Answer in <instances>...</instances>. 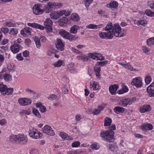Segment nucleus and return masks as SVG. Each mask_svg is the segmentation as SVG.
Returning a JSON list of instances; mask_svg holds the SVG:
<instances>
[{
  "instance_id": "nucleus-35",
  "label": "nucleus",
  "mask_w": 154,
  "mask_h": 154,
  "mask_svg": "<svg viewBox=\"0 0 154 154\" xmlns=\"http://www.w3.org/2000/svg\"><path fill=\"white\" fill-rule=\"evenodd\" d=\"M3 79L7 82H8L12 80V77L10 74L5 73Z\"/></svg>"
},
{
  "instance_id": "nucleus-42",
  "label": "nucleus",
  "mask_w": 154,
  "mask_h": 154,
  "mask_svg": "<svg viewBox=\"0 0 154 154\" xmlns=\"http://www.w3.org/2000/svg\"><path fill=\"white\" fill-rule=\"evenodd\" d=\"M147 45L149 46L154 45V37H151L148 39L146 41Z\"/></svg>"
},
{
  "instance_id": "nucleus-53",
  "label": "nucleus",
  "mask_w": 154,
  "mask_h": 154,
  "mask_svg": "<svg viewBox=\"0 0 154 154\" xmlns=\"http://www.w3.org/2000/svg\"><path fill=\"white\" fill-rule=\"evenodd\" d=\"M14 89L13 88H7L6 93V94L8 95L12 94L13 92Z\"/></svg>"
},
{
  "instance_id": "nucleus-31",
  "label": "nucleus",
  "mask_w": 154,
  "mask_h": 154,
  "mask_svg": "<svg viewBox=\"0 0 154 154\" xmlns=\"http://www.w3.org/2000/svg\"><path fill=\"white\" fill-rule=\"evenodd\" d=\"M147 91L149 96L154 92V82L152 83L147 88Z\"/></svg>"
},
{
  "instance_id": "nucleus-26",
  "label": "nucleus",
  "mask_w": 154,
  "mask_h": 154,
  "mask_svg": "<svg viewBox=\"0 0 154 154\" xmlns=\"http://www.w3.org/2000/svg\"><path fill=\"white\" fill-rule=\"evenodd\" d=\"M79 27L76 25H74L72 26L70 28L69 32L73 34H76Z\"/></svg>"
},
{
  "instance_id": "nucleus-44",
  "label": "nucleus",
  "mask_w": 154,
  "mask_h": 154,
  "mask_svg": "<svg viewBox=\"0 0 154 154\" xmlns=\"http://www.w3.org/2000/svg\"><path fill=\"white\" fill-rule=\"evenodd\" d=\"M147 23V21L145 20H140L137 22V24L138 25H141L145 26Z\"/></svg>"
},
{
  "instance_id": "nucleus-37",
  "label": "nucleus",
  "mask_w": 154,
  "mask_h": 154,
  "mask_svg": "<svg viewBox=\"0 0 154 154\" xmlns=\"http://www.w3.org/2000/svg\"><path fill=\"white\" fill-rule=\"evenodd\" d=\"M57 11H54L50 14V16L51 18L57 20L59 17V16Z\"/></svg>"
},
{
  "instance_id": "nucleus-43",
  "label": "nucleus",
  "mask_w": 154,
  "mask_h": 154,
  "mask_svg": "<svg viewBox=\"0 0 154 154\" xmlns=\"http://www.w3.org/2000/svg\"><path fill=\"white\" fill-rule=\"evenodd\" d=\"M52 4L54 7V9H58L61 8L63 6L62 3L58 2H52Z\"/></svg>"
},
{
  "instance_id": "nucleus-30",
  "label": "nucleus",
  "mask_w": 154,
  "mask_h": 154,
  "mask_svg": "<svg viewBox=\"0 0 154 154\" xmlns=\"http://www.w3.org/2000/svg\"><path fill=\"white\" fill-rule=\"evenodd\" d=\"M54 8L52 4V2H49L45 8V11L46 13H50Z\"/></svg>"
},
{
  "instance_id": "nucleus-27",
  "label": "nucleus",
  "mask_w": 154,
  "mask_h": 154,
  "mask_svg": "<svg viewBox=\"0 0 154 154\" xmlns=\"http://www.w3.org/2000/svg\"><path fill=\"white\" fill-rule=\"evenodd\" d=\"M143 130L147 131L148 130H151L153 129V126L150 124H144L142 126Z\"/></svg>"
},
{
  "instance_id": "nucleus-23",
  "label": "nucleus",
  "mask_w": 154,
  "mask_h": 154,
  "mask_svg": "<svg viewBox=\"0 0 154 154\" xmlns=\"http://www.w3.org/2000/svg\"><path fill=\"white\" fill-rule=\"evenodd\" d=\"M103 26V24L96 25L93 24H91L86 26V27L88 29H95L102 27Z\"/></svg>"
},
{
  "instance_id": "nucleus-25",
  "label": "nucleus",
  "mask_w": 154,
  "mask_h": 154,
  "mask_svg": "<svg viewBox=\"0 0 154 154\" xmlns=\"http://www.w3.org/2000/svg\"><path fill=\"white\" fill-rule=\"evenodd\" d=\"M118 5V3L115 1H111L109 4L106 5V7L111 8H115Z\"/></svg>"
},
{
  "instance_id": "nucleus-62",
  "label": "nucleus",
  "mask_w": 154,
  "mask_h": 154,
  "mask_svg": "<svg viewBox=\"0 0 154 154\" xmlns=\"http://www.w3.org/2000/svg\"><path fill=\"white\" fill-rule=\"evenodd\" d=\"M91 147L94 149L97 150L98 149V146L97 144L94 143L91 145Z\"/></svg>"
},
{
  "instance_id": "nucleus-17",
  "label": "nucleus",
  "mask_w": 154,
  "mask_h": 154,
  "mask_svg": "<svg viewBox=\"0 0 154 154\" xmlns=\"http://www.w3.org/2000/svg\"><path fill=\"white\" fill-rule=\"evenodd\" d=\"M10 49L13 53H17L20 50V46L17 44H14L11 46Z\"/></svg>"
},
{
  "instance_id": "nucleus-14",
  "label": "nucleus",
  "mask_w": 154,
  "mask_h": 154,
  "mask_svg": "<svg viewBox=\"0 0 154 154\" xmlns=\"http://www.w3.org/2000/svg\"><path fill=\"white\" fill-rule=\"evenodd\" d=\"M90 87L91 89H92L94 91L98 90L100 88L99 83L92 81L90 82Z\"/></svg>"
},
{
  "instance_id": "nucleus-32",
  "label": "nucleus",
  "mask_w": 154,
  "mask_h": 154,
  "mask_svg": "<svg viewBox=\"0 0 154 154\" xmlns=\"http://www.w3.org/2000/svg\"><path fill=\"white\" fill-rule=\"evenodd\" d=\"M113 26L112 23L110 22H109L107 24L106 26L104 28V30L108 31V32H112V28H113Z\"/></svg>"
},
{
  "instance_id": "nucleus-18",
  "label": "nucleus",
  "mask_w": 154,
  "mask_h": 154,
  "mask_svg": "<svg viewBox=\"0 0 154 154\" xmlns=\"http://www.w3.org/2000/svg\"><path fill=\"white\" fill-rule=\"evenodd\" d=\"M118 88L119 86L117 85H111L109 87V91L112 95H115Z\"/></svg>"
},
{
  "instance_id": "nucleus-46",
  "label": "nucleus",
  "mask_w": 154,
  "mask_h": 154,
  "mask_svg": "<svg viewBox=\"0 0 154 154\" xmlns=\"http://www.w3.org/2000/svg\"><path fill=\"white\" fill-rule=\"evenodd\" d=\"M32 112L36 117L39 118L41 117V116L37 109L34 108H33Z\"/></svg>"
},
{
  "instance_id": "nucleus-34",
  "label": "nucleus",
  "mask_w": 154,
  "mask_h": 154,
  "mask_svg": "<svg viewBox=\"0 0 154 154\" xmlns=\"http://www.w3.org/2000/svg\"><path fill=\"white\" fill-rule=\"evenodd\" d=\"M4 24L5 26L8 27H16L17 26L15 23L11 21L5 22Z\"/></svg>"
},
{
  "instance_id": "nucleus-12",
  "label": "nucleus",
  "mask_w": 154,
  "mask_h": 154,
  "mask_svg": "<svg viewBox=\"0 0 154 154\" xmlns=\"http://www.w3.org/2000/svg\"><path fill=\"white\" fill-rule=\"evenodd\" d=\"M131 104V99L129 98H126L121 100L119 103V105L124 107Z\"/></svg>"
},
{
  "instance_id": "nucleus-3",
  "label": "nucleus",
  "mask_w": 154,
  "mask_h": 154,
  "mask_svg": "<svg viewBox=\"0 0 154 154\" xmlns=\"http://www.w3.org/2000/svg\"><path fill=\"white\" fill-rule=\"evenodd\" d=\"M29 136L33 139H37L40 138L41 134L36 129L32 128L29 131Z\"/></svg>"
},
{
  "instance_id": "nucleus-39",
  "label": "nucleus",
  "mask_w": 154,
  "mask_h": 154,
  "mask_svg": "<svg viewBox=\"0 0 154 154\" xmlns=\"http://www.w3.org/2000/svg\"><path fill=\"white\" fill-rule=\"evenodd\" d=\"M112 122V120L109 117H106L104 120V126H109L111 125Z\"/></svg>"
},
{
  "instance_id": "nucleus-16",
  "label": "nucleus",
  "mask_w": 154,
  "mask_h": 154,
  "mask_svg": "<svg viewBox=\"0 0 154 154\" xmlns=\"http://www.w3.org/2000/svg\"><path fill=\"white\" fill-rule=\"evenodd\" d=\"M64 45L63 42L61 39H57V43L56 44L57 48L60 51H62L64 49Z\"/></svg>"
},
{
  "instance_id": "nucleus-45",
  "label": "nucleus",
  "mask_w": 154,
  "mask_h": 154,
  "mask_svg": "<svg viewBox=\"0 0 154 154\" xmlns=\"http://www.w3.org/2000/svg\"><path fill=\"white\" fill-rule=\"evenodd\" d=\"M18 32V29L17 28H12L10 30L9 34L12 35H16Z\"/></svg>"
},
{
  "instance_id": "nucleus-58",
  "label": "nucleus",
  "mask_w": 154,
  "mask_h": 154,
  "mask_svg": "<svg viewBox=\"0 0 154 154\" xmlns=\"http://www.w3.org/2000/svg\"><path fill=\"white\" fill-rule=\"evenodd\" d=\"M57 97L54 94H52L50 95L48 97V99L50 100H54Z\"/></svg>"
},
{
  "instance_id": "nucleus-59",
  "label": "nucleus",
  "mask_w": 154,
  "mask_h": 154,
  "mask_svg": "<svg viewBox=\"0 0 154 154\" xmlns=\"http://www.w3.org/2000/svg\"><path fill=\"white\" fill-rule=\"evenodd\" d=\"M142 50L146 53H147L149 51V49L146 46H143L142 48Z\"/></svg>"
},
{
  "instance_id": "nucleus-22",
  "label": "nucleus",
  "mask_w": 154,
  "mask_h": 154,
  "mask_svg": "<svg viewBox=\"0 0 154 154\" xmlns=\"http://www.w3.org/2000/svg\"><path fill=\"white\" fill-rule=\"evenodd\" d=\"M124 108L120 106H116L113 109L114 111L116 114H119L122 113L125 111Z\"/></svg>"
},
{
  "instance_id": "nucleus-33",
  "label": "nucleus",
  "mask_w": 154,
  "mask_h": 154,
  "mask_svg": "<svg viewBox=\"0 0 154 154\" xmlns=\"http://www.w3.org/2000/svg\"><path fill=\"white\" fill-rule=\"evenodd\" d=\"M71 19L74 22H76L80 19L79 15L76 13H73L72 14L71 16Z\"/></svg>"
},
{
  "instance_id": "nucleus-24",
  "label": "nucleus",
  "mask_w": 154,
  "mask_h": 154,
  "mask_svg": "<svg viewBox=\"0 0 154 154\" xmlns=\"http://www.w3.org/2000/svg\"><path fill=\"white\" fill-rule=\"evenodd\" d=\"M7 88V86L6 85H4L2 83H0V92L2 93L3 95L6 94V91Z\"/></svg>"
},
{
  "instance_id": "nucleus-41",
  "label": "nucleus",
  "mask_w": 154,
  "mask_h": 154,
  "mask_svg": "<svg viewBox=\"0 0 154 154\" xmlns=\"http://www.w3.org/2000/svg\"><path fill=\"white\" fill-rule=\"evenodd\" d=\"M107 147L111 151L115 152L116 150H118L116 146L110 144H106Z\"/></svg>"
},
{
  "instance_id": "nucleus-11",
  "label": "nucleus",
  "mask_w": 154,
  "mask_h": 154,
  "mask_svg": "<svg viewBox=\"0 0 154 154\" xmlns=\"http://www.w3.org/2000/svg\"><path fill=\"white\" fill-rule=\"evenodd\" d=\"M99 36L103 38H105L106 37L109 39L112 38L113 37V35L112 33L110 32H100L99 34Z\"/></svg>"
},
{
  "instance_id": "nucleus-48",
  "label": "nucleus",
  "mask_w": 154,
  "mask_h": 154,
  "mask_svg": "<svg viewBox=\"0 0 154 154\" xmlns=\"http://www.w3.org/2000/svg\"><path fill=\"white\" fill-rule=\"evenodd\" d=\"M152 79L151 77L149 75H147L145 78V82L147 85L149 84L152 81Z\"/></svg>"
},
{
  "instance_id": "nucleus-49",
  "label": "nucleus",
  "mask_w": 154,
  "mask_h": 154,
  "mask_svg": "<svg viewBox=\"0 0 154 154\" xmlns=\"http://www.w3.org/2000/svg\"><path fill=\"white\" fill-rule=\"evenodd\" d=\"M94 71L96 72V75L97 77H99L100 75V67H95L94 68Z\"/></svg>"
},
{
  "instance_id": "nucleus-64",
  "label": "nucleus",
  "mask_w": 154,
  "mask_h": 154,
  "mask_svg": "<svg viewBox=\"0 0 154 154\" xmlns=\"http://www.w3.org/2000/svg\"><path fill=\"white\" fill-rule=\"evenodd\" d=\"M29 52L28 51H25L23 52V56L25 57H27L29 56Z\"/></svg>"
},
{
  "instance_id": "nucleus-28",
  "label": "nucleus",
  "mask_w": 154,
  "mask_h": 154,
  "mask_svg": "<svg viewBox=\"0 0 154 154\" xmlns=\"http://www.w3.org/2000/svg\"><path fill=\"white\" fill-rule=\"evenodd\" d=\"M35 106L37 108H39V110L42 112L44 113L46 111V107L42 105L41 103H36Z\"/></svg>"
},
{
  "instance_id": "nucleus-52",
  "label": "nucleus",
  "mask_w": 154,
  "mask_h": 154,
  "mask_svg": "<svg viewBox=\"0 0 154 154\" xmlns=\"http://www.w3.org/2000/svg\"><path fill=\"white\" fill-rule=\"evenodd\" d=\"M108 61H98L96 64V66H103L104 65L108 63Z\"/></svg>"
},
{
  "instance_id": "nucleus-57",
  "label": "nucleus",
  "mask_w": 154,
  "mask_h": 154,
  "mask_svg": "<svg viewBox=\"0 0 154 154\" xmlns=\"http://www.w3.org/2000/svg\"><path fill=\"white\" fill-rule=\"evenodd\" d=\"M1 30L4 33H7L9 32V29L7 27H4L1 28Z\"/></svg>"
},
{
  "instance_id": "nucleus-50",
  "label": "nucleus",
  "mask_w": 154,
  "mask_h": 154,
  "mask_svg": "<svg viewBox=\"0 0 154 154\" xmlns=\"http://www.w3.org/2000/svg\"><path fill=\"white\" fill-rule=\"evenodd\" d=\"M124 67L125 69L128 70H130L131 71H134L136 70V69L135 68H134L132 66H131L129 63H126Z\"/></svg>"
},
{
  "instance_id": "nucleus-1",
  "label": "nucleus",
  "mask_w": 154,
  "mask_h": 154,
  "mask_svg": "<svg viewBox=\"0 0 154 154\" xmlns=\"http://www.w3.org/2000/svg\"><path fill=\"white\" fill-rule=\"evenodd\" d=\"M114 132L113 131L108 130L103 131L100 134V136L102 140L108 142H112L114 141L113 137Z\"/></svg>"
},
{
  "instance_id": "nucleus-13",
  "label": "nucleus",
  "mask_w": 154,
  "mask_h": 154,
  "mask_svg": "<svg viewBox=\"0 0 154 154\" xmlns=\"http://www.w3.org/2000/svg\"><path fill=\"white\" fill-rule=\"evenodd\" d=\"M31 28L28 27H25L21 31V34L24 36H27L31 34Z\"/></svg>"
},
{
  "instance_id": "nucleus-5",
  "label": "nucleus",
  "mask_w": 154,
  "mask_h": 154,
  "mask_svg": "<svg viewBox=\"0 0 154 154\" xmlns=\"http://www.w3.org/2000/svg\"><path fill=\"white\" fill-rule=\"evenodd\" d=\"M53 22L49 18H47L44 22V25L48 32H51L52 30Z\"/></svg>"
},
{
  "instance_id": "nucleus-61",
  "label": "nucleus",
  "mask_w": 154,
  "mask_h": 154,
  "mask_svg": "<svg viewBox=\"0 0 154 154\" xmlns=\"http://www.w3.org/2000/svg\"><path fill=\"white\" fill-rule=\"evenodd\" d=\"M16 57L20 61L22 60H23V58L22 57L21 54L20 53L18 54L16 56Z\"/></svg>"
},
{
  "instance_id": "nucleus-8",
  "label": "nucleus",
  "mask_w": 154,
  "mask_h": 154,
  "mask_svg": "<svg viewBox=\"0 0 154 154\" xmlns=\"http://www.w3.org/2000/svg\"><path fill=\"white\" fill-rule=\"evenodd\" d=\"M42 131L46 134L53 136L54 134V133L51 127L48 125H45L42 128Z\"/></svg>"
},
{
  "instance_id": "nucleus-10",
  "label": "nucleus",
  "mask_w": 154,
  "mask_h": 154,
  "mask_svg": "<svg viewBox=\"0 0 154 154\" xmlns=\"http://www.w3.org/2000/svg\"><path fill=\"white\" fill-rule=\"evenodd\" d=\"M17 141L21 142L22 144H25L28 142V139L27 136L23 134L17 135Z\"/></svg>"
},
{
  "instance_id": "nucleus-15",
  "label": "nucleus",
  "mask_w": 154,
  "mask_h": 154,
  "mask_svg": "<svg viewBox=\"0 0 154 154\" xmlns=\"http://www.w3.org/2000/svg\"><path fill=\"white\" fill-rule=\"evenodd\" d=\"M17 135L11 134L7 138V140L10 143L14 144L17 141Z\"/></svg>"
},
{
  "instance_id": "nucleus-4",
  "label": "nucleus",
  "mask_w": 154,
  "mask_h": 154,
  "mask_svg": "<svg viewBox=\"0 0 154 154\" xmlns=\"http://www.w3.org/2000/svg\"><path fill=\"white\" fill-rule=\"evenodd\" d=\"M88 56L89 59L91 58L96 60H104V58L100 54L89 53H88Z\"/></svg>"
},
{
  "instance_id": "nucleus-63",
  "label": "nucleus",
  "mask_w": 154,
  "mask_h": 154,
  "mask_svg": "<svg viewBox=\"0 0 154 154\" xmlns=\"http://www.w3.org/2000/svg\"><path fill=\"white\" fill-rule=\"evenodd\" d=\"M60 21L61 22L63 23H67L68 21L67 18L66 17H63L60 19Z\"/></svg>"
},
{
  "instance_id": "nucleus-20",
  "label": "nucleus",
  "mask_w": 154,
  "mask_h": 154,
  "mask_svg": "<svg viewBox=\"0 0 154 154\" xmlns=\"http://www.w3.org/2000/svg\"><path fill=\"white\" fill-rule=\"evenodd\" d=\"M151 110V107L149 105H143L140 108V112L141 113H145L149 112Z\"/></svg>"
},
{
  "instance_id": "nucleus-9",
  "label": "nucleus",
  "mask_w": 154,
  "mask_h": 154,
  "mask_svg": "<svg viewBox=\"0 0 154 154\" xmlns=\"http://www.w3.org/2000/svg\"><path fill=\"white\" fill-rule=\"evenodd\" d=\"M131 83L132 85H134L137 88H139L141 87L143 85L142 79L140 77H136L133 79Z\"/></svg>"
},
{
  "instance_id": "nucleus-60",
  "label": "nucleus",
  "mask_w": 154,
  "mask_h": 154,
  "mask_svg": "<svg viewBox=\"0 0 154 154\" xmlns=\"http://www.w3.org/2000/svg\"><path fill=\"white\" fill-rule=\"evenodd\" d=\"M57 12L58 14V16H59V17H60V16H62L64 15V14H65V12H66V10H61L59 12Z\"/></svg>"
},
{
  "instance_id": "nucleus-55",
  "label": "nucleus",
  "mask_w": 154,
  "mask_h": 154,
  "mask_svg": "<svg viewBox=\"0 0 154 154\" xmlns=\"http://www.w3.org/2000/svg\"><path fill=\"white\" fill-rule=\"evenodd\" d=\"M25 91L28 93L32 95H34L36 94V92L35 91L31 90L28 88H26L25 90Z\"/></svg>"
},
{
  "instance_id": "nucleus-21",
  "label": "nucleus",
  "mask_w": 154,
  "mask_h": 154,
  "mask_svg": "<svg viewBox=\"0 0 154 154\" xmlns=\"http://www.w3.org/2000/svg\"><path fill=\"white\" fill-rule=\"evenodd\" d=\"M59 136L63 139L66 140H72L73 139V138L70 136H69L65 133L63 132H62L60 133Z\"/></svg>"
},
{
  "instance_id": "nucleus-2",
  "label": "nucleus",
  "mask_w": 154,
  "mask_h": 154,
  "mask_svg": "<svg viewBox=\"0 0 154 154\" xmlns=\"http://www.w3.org/2000/svg\"><path fill=\"white\" fill-rule=\"evenodd\" d=\"M113 35L116 37H122L125 36L126 35L125 32H122L121 28L119 24H114L112 31Z\"/></svg>"
},
{
  "instance_id": "nucleus-40",
  "label": "nucleus",
  "mask_w": 154,
  "mask_h": 154,
  "mask_svg": "<svg viewBox=\"0 0 154 154\" xmlns=\"http://www.w3.org/2000/svg\"><path fill=\"white\" fill-rule=\"evenodd\" d=\"M128 91V89L126 86H124L122 88L118 91V93L121 94L127 92Z\"/></svg>"
},
{
  "instance_id": "nucleus-29",
  "label": "nucleus",
  "mask_w": 154,
  "mask_h": 154,
  "mask_svg": "<svg viewBox=\"0 0 154 154\" xmlns=\"http://www.w3.org/2000/svg\"><path fill=\"white\" fill-rule=\"evenodd\" d=\"M59 34L62 36L63 38H66L69 32L64 29H62L60 30Z\"/></svg>"
},
{
  "instance_id": "nucleus-19",
  "label": "nucleus",
  "mask_w": 154,
  "mask_h": 154,
  "mask_svg": "<svg viewBox=\"0 0 154 154\" xmlns=\"http://www.w3.org/2000/svg\"><path fill=\"white\" fill-rule=\"evenodd\" d=\"M77 59L81 60L83 62H87L89 59L88 53L86 54H82L81 55L78 56H77Z\"/></svg>"
},
{
  "instance_id": "nucleus-36",
  "label": "nucleus",
  "mask_w": 154,
  "mask_h": 154,
  "mask_svg": "<svg viewBox=\"0 0 154 154\" xmlns=\"http://www.w3.org/2000/svg\"><path fill=\"white\" fill-rule=\"evenodd\" d=\"M34 41L35 42V45L37 48L40 49L41 46V44L40 43V39L37 37H35L34 38Z\"/></svg>"
},
{
  "instance_id": "nucleus-56",
  "label": "nucleus",
  "mask_w": 154,
  "mask_h": 154,
  "mask_svg": "<svg viewBox=\"0 0 154 154\" xmlns=\"http://www.w3.org/2000/svg\"><path fill=\"white\" fill-rule=\"evenodd\" d=\"M35 28L41 30H43L45 29V27L42 25L36 23Z\"/></svg>"
},
{
  "instance_id": "nucleus-38",
  "label": "nucleus",
  "mask_w": 154,
  "mask_h": 154,
  "mask_svg": "<svg viewBox=\"0 0 154 154\" xmlns=\"http://www.w3.org/2000/svg\"><path fill=\"white\" fill-rule=\"evenodd\" d=\"M78 38V36H75V35L71 34L69 33V35L67 37L66 39H68L70 41H75Z\"/></svg>"
},
{
  "instance_id": "nucleus-6",
  "label": "nucleus",
  "mask_w": 154,
  "mask_h": 154,
  "mask_svg": "<svg viewBox=\"0 0 154 154\" xmlns=\"http://www.w3.org/2000/svg\"><path fill=\"white\" fill-rule=\"evenodd\" d=\"M18 102L22 106H26L31 104L32 101L31 99L28 98H20L19 99Z\"/></svg>"
},
{
  "instance_id": "nucleus-51",
  "label": "nucleus",
  "mask_w": 154,
  "mask_h": 154,
  "mask_svg": "<svg viewBox=\"0 0 154 154\" xmlns=\"http://www.w3.org/2000/svg\"><path fill=\"white\" fill-rule=\"evenodd\" d=\"M145 13L149 16L154 17V13L150 9H146L145 11Z\"/></svg>"
},
{
  "instance_id": "nucleus-54",
  "label": "nucleus",
  "mask_w": 154,
  "mask_h": 154,
  "mask_svg": "<svg viewBox=\"0 0 154 154\" xmlns=\"http://www.w3.org/2000/svg\"><path fill=\"white\" fill-rule=\"evenodd\" d=\"M80 144V143L79 141H75L72 144V146L73 147H79Z\"/></svg>"
},
{
  "instance_id": "nucleus-7",
  "label": "nucleus",
  "mask_w": 154,
  "mask_h": 154,
  "mask_svg": "<svg viewBox=\"0 0 154 154\" xmlns=\"http://www.w3.org/2000/svg\"><path fill=\"white\" fill-rule=\"evenodd\" d=\"M41 5L40 4H38L34 5L33 8L32 10L33 13L36 15H40L42 14L45 10L43 9L40 8Z\"/></svg>"
},
{
  "instance_id": "nucleus-47",
  "label": "nucleus",
  "mask_w": 154,
  "mask_h": 154,
  "mask_svg": "<svg viewBox=\"0 0 154 154\" xmlns=\"http://www.w3.org/2000/svg\"><path fill=\"white\" fill-rule=\"evenodd\" d=\"M64 61L63 60H59L55 62L54 63V67H59L62 66Z\"/></svg>"
}]
</instances>
